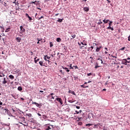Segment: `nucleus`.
<instances>
[{
	"label": "nucleus",
	"mask_w": 130,
	"mask_h": 130,
	"mask_svg": "<svg viewBox=\"0 0 130 130\" xmlns=\"http://www.w3.org/2000/svg\"><path fill=\"white\" fill-rule=\"evenodd\" d=\"M121 63L122 64H124V66H128V64H127V60L126 59H123Z\"/></svg>",
	"instance_id": "nucleus-1"
},
{
	"label": "nucleus",
	"mask_w": 130,
	"mask_h": 130,
	"mask_svg": "<svg viewBox=\"0 0 130 130\" xmlns=\"http://www.w3.org/2000/svg\"><path fill=\"white\" fill-rule=\"evenodd\" d=\"M56 100L57 101H58V102H59V103H60V104L61 105H62L63 102H62V100L61 99V98H57L56 99Z\"/></svg>",
	"instance_id": "nucleus-2"
},
{
	"label": "nucleus",
	"mask_w": 130,
	"mask_h": 130,
	"mask_svg": "<svg viewBox=\"0 0 130 130\" xmlns=\"http://www.w3.org/2000/svg\"><path fill=\"white\" fill-rule=\"evenodd\" d=\"M20 34H23V33H24V32H25V28H24V27H23V26H20Z\"/></svg>",
	"instance_id": "nucleus-3"
},
{
	"label": "nucleus",
	"mask_w": 130,
	"mask_h": 130,
	"mask_svg": "<svg viewBox=\"0 0 130 130\" xmlns=\"http://www.w3.org/2000/svg\"><path fill=\"white\" fill-rule=\"evenodd\" d=\"M32 104H35V105H36V107H39V108H40V107H41V105H40V104H38V103H36V102H33L32 101Z\"/></svg>",
	"instance_id": "nucleus-4"
},
{
	"label": "nucleus",
	"mask_w": 130,
	"mask_h": 130,
	"mask_svg": "<svg viewBox=\"0 0 130 130\" xmlns=\"http://www.w3.org/2000/svg\"><path fill=\"white\" fill-rule=\"evenodd\" d=\"M101 48H102V46H100L99 47H97L96 49L95 50L96 52H99V51H100V49H101Z\"/></svg>",
	"instance_id": "nucleus-5"
},
{
	"label": "nucleus",
	"mask_w": 130,
	"mask_h": 130,
	"mask_svg": "<svg viewBox=\"0 0 130 130\" xmlns=\"http://www.w3.org/2000/svg\"><path fill=\"white\" fill-rule=\"evenodd\" d=\"M39 64L41 67H45V64H44V61H40L39 62Z\"/></svg>",
	"instance_id": "nucleus-6"
},
{
	"label": "nucleus",
	"mask_w": 130,
	"mask_h": 130,
	"mask_svg": "<svg viewBox=\"0 0 130 130\" xmlns=\"http://www.w3.org/2000/svg\"><path fill=\"white\" fill-rule=\"evenodd\" d=\"M25 17L28 18L29 21H32V18L29 16V14L25 13Z\"/></svg>",
	"instance_id": "nucleus-7"
},
{
	"label": "nucleus",
	"mask_w": 130,
	"mask_h": 130,
	"mask_svg": "<svg viewBox=\"0 0 130 130\" xmlns=\"http://www.w3.org/2000/svg\"><path fill=\"white\" fill-rule=\"evenodd\" d=\"M7 83H8V81H7V78H4V80L3 81V84H4V85L7 84Z\"/></svg>",
	"instance_id": "nucleus-8"
},
{
	"label": "nucleus",
	"mask_w": 130,
	"mask_h": 130,
	"mask_svg": "<svg viewBox=\"0 0 130 130\" xmlns=\"http://www.w3.org/2000/svg\"><path fill=\"white\" fill-rule=\"evenodd\" d=\"M103 22L104 23V24H107V23H108V22H110L109 19H104L103 20Z\"/></svg>",
	"instance_id": "nucleus-9"
},
{
	"label": "nucleus",
	"mask_w": 130,
	"mask_h": 130,
	"mask_svg": "<svg viewBox=\"0 0 130 130\" xmlns=\"http://www.w3.org/2000/svg\"><path fill=\"white\" fill-rule=\"evenodd\" d=\"M17 42H21V39L20 37H17L16 38Z\"/></svg>",
	"instance_id": "nucleus-10"
},
{
	"label": "nucleus",
	"mask_w": 130,
	"mask_h": 130,
	"mask_svg": "<svg viewBox=\"0 0 130 130\" xmlns=\"http://www.w3.org/2000/svg\"><path fill=\"white\" fill-rule=\"evenodd\" d=\"M99 63L96 62L95 69H98V68H101V66H99Z\"/></svg>",
	"instance_id": "nucleus-11"
},
{
	"label": "nucleus",
	"mask_w": 130,
	"mask_h": 130,
	"mask_svg": "<svg viewBox=\"0 0 130 130\" xmlns=\"http://www.w3.org/2000/svg\"><path fill=\"white\" fill-rule=\"evenodd\" d=\"M84 11H85V12H89V8L88 7H84L83 8Z\"/></svg>",
	"instance_id": "nucleus-12"
},
{
	"label": "nucleus",
	"mask_w": 130,
	"mask_h": 130,
	"mask_svg": "<svg viewBox=\"0 0 130 130\" xmlns=\"http://www.w3.org/2000/svg\"><path fill=\"white\" fill-rule=\"evenodd\" d=\"M36 58H37V57H36L35 58V63H37V62L39 61V60H40V58H38L37 59H36Z\"/></svg>",
	"instance_id": "nucleus-13"
},
{
	"label": "nucleus",
	"mask_w": 130,
	"mask_h": 130,
	"mask_svg": "<svg viewBox=\"0 0 130 130\" xmlns=\"http://www.w3.org/2000/svg\"><path fill=\"white\" fill-rule=\"evenodd\" d=\"M17 2V0H15L14 2H12V3L13 4H15V6L17 5V6H19V3H18V2Z\"/></svg>",
	"instance_id": "nucleus-14"
},
{
	"label": "nucleus",
	"mask_w": 130,
	"mask_h": 130,
	"mask_svg": "<svg viewBox=\"0 0 130 130\" xmlns=\"http://www.w3.org/2000/svg\"><path fill=\"white\" fill-rule=\"evenodd\" d=\"M9 77L10 78V79H11V80H14V79H15V77L12 75H9Z\"/></svg>",
	"instance_id": "nucleus-15"
},
{
	"label": "nucleus",
	"mask_w": 130,
	"mask_h": 130,
	"mask_svg": "<svg viewBox=\"0 0 130 130\" xmlns=\"http://www.w3.org/2000/svg\"><path fill=\"white\" fill-rule=\"evenodd\" d=\"M69 93H71V94H73V95H75L76 96V93L74 91H71V90H69Z\"/></svg>",
	"instance_id": "nucleus-16"
},
{
	"label": "nucleus",
	"mask_w": 130,
	"mask_h": 130,
	"mask_svg": "<svg viewBox=\"0 0 130 130\" xmlns=\"http://www.w3.org/2000/svg\"><path fill=\"white\" fill-rule=\"evenodd\" d=\"M107 29H109V30H111L112 31H113V30H114L113 27H112L111 26L108 27Z\"/></svg>",
	"instance_id": "nucleus-17"
},
{
	"label": "nucleus",
	"mask_w": 130,
	"mask_h": 130,
	"mask_svg": "<svg viewBox=\"0 0 130 130\" xmlns=\"http://www.w3.org/2000/svg\"><path fill=\"white\" fill-rule=\"evenodd\" d=\"M33 4H34V5H37V1L30 2V5H33Z\"/></svg>",
	"instance_id": "nucleus-18"
},
{
	"label": "nucleus",
	"mask_w": 130,
	"mask_h": 130,
	"mask_svg": "<svg viewBox=\"0 0 130 130\" xmlns=\"http://www.w3.org/2000/svg\"><path fill=\"white\" fill-rule=\"evenodd\" d=\"M97 60L101 61V63H103V61L102 60V59L100 58H98Z\"/></svg>",
	"instance_id": "nucleus-19"
},
{
	"label": "nucleus",
	"mask_w": 130,
	"mask_h": 130,
	"mask_svg": "<svg viewBox=\"0 0 130 130\" xmlns=\"http://www.w3.org/2000/svg\"><path fill=\"white\" fill-rule=\"evenodd\" d=\"M49 129H51V128L50 127V126H47L45 128V130H49Z\"/></svg>",
	"instance_id": "nucleus-20"
},
{
	"label": "nucleus",
	"mask_w": 130,
	"mask_h": 130,
	"mask_svg": "<svg viewBox=\"0 0 130 130\" xmlns=\"http://www.w3.org/2000/svg\"><path fill=\"white\" fill-rule=\"evenodd\" d=\"M56 41L57 42H60V41H61V39H60V38H58L56 39Z\"/></svg>",
	"instance_id": "nucleus-21"
},
{
	"label": "nucleus",
	"mask_w": 130,
	"mask_h": 130,
	"mask_svg": "<svg viewBox=\"0 0 130 130\" xmlns=\"http://www.w3.org/2000/svg\"><path fill=\"white\" fill-rule=\"evenodd\" d=\"M70 70H74V66L73 67V64H70Z\"/></svg>",
	"instance_id": "nucleus-22"
},
{
	"label": "nucleus",
	"mask_w": 130,
	"mask_h": 130,
	"mask_svg": "<svg viewBox=\"0 0 130 130\" xmlns=\"http://www.w3.org/2000/svg\"><path fill=\"white\" fill-rule=\"evenodd\" d=\"M18 91H22V90H23V88H22V87L19 86L18 87Z\"/></svg>",
	"instance_id": "nucleus-23"
},
{
	"label": "nucleus",
	"mask_w": 130,
	"mask_h": 130,
	"mask_svg": "<svg viewBox=\"0 0 130 130\" xmlns=\"http://www.w3.org/2000/svg\"><path fill=\"white\" fill-rule=\"evenodd\" d=\"M81 88H88V86H85V84L81 85Z\"/></svg>",
	"instance_id": "nucleus-24"
},
{
	"label": "nucleus",
	"mask_w": 130,
	"mask_h": 130,
	"mask_svg": "<svg viewBox=\"0 0 130 130\" xmlns=\"http://www.w3.org/2000/svg\"><path fill=\"white\" fill-rule=\"evenodd\" d=\"M10 30H11V28L9 27L5 30V32H9Z\"/></svg>",
	"instance_id": "nucleus-25"
},
{
	"label": "nucleus",
	"mask_w": 130,
	"mask_h": 130,
	"mask_svg": "<svg viewBox=\"0 0 130 130\" xmlns=\"http://www.w3.org/2000/svg\"><path fill=\"white\" fill-rule=\"evenodd\" d=\"M71 37H72V38H71V39H74V38H76V35H71Z\"/></svg>",
	"instance_id": "nucleus-26"
},
{
	"label": "nucleus",
	"mask_w": 130,
	"mask_h": 130,
	"mask_svg": "<svg viewBox=\"0 0 130 130\" xmlns=\"http://www.w3.org/2000/svg\"><path fill=\"white\" fill-rule=\"evenodd\" d=\"M57 22H59L60 23L62 22V19L60 18H58V20H57Z\"/></svg>",
	"instance_id": "nucleus-27"
},
{
	"label": "nucleus",
	"mask_w": 130,
	"mask_h": 130,
	"mask_svg": "<svg viewBox=\"0 0 130 130\" xmlns=\"http://www.w3.org/2000/svg\"><path fill=\"white\" fill-rule=\"evenodd\" d=\"M4 110L5 111L6 113H9V111L8 109H5Z\"/></svg>",
	"instance_id": "nucleus-28"
},
{
	"label": "nucleus",
	"mask_w": 130,
	"mask_h": 130,
	"mask_svg": "<svg viewBox=\"0 0 130 130\" xmlns=\"http://www.w3.org/2000/svg\"><path fill=\"white\" fill-rule=\"evenodd\" d=\"M43 118H44V119H46L47 118V116L45 115H43Z\"/></svg>",
	"instance_id": "nucleus-29"
},
{
	"label": "nucleus",
	"mask_w": 130,
	"mask_h": 130,
	"mask_svg": "<svg viewBox=\"0 0 130 130\" xmlns=\"http://www.w3.org/2000/svg\"><path fill=\"white\" fill-rule=\"evenodd\" d=\"M91 125H93V124L88 123L86 124V126H91Z\"/></svg>",
	"instance_id": "nucleus-30"
},
{
	"label": "nucleus",
	"mask_w": 130,
	"mask_h": 130,
	"mask_svg": "<svg viewBox=\"0 0 130 130\" xmlns=\"http://www.w3.org/2000/svg\"><path fill=\"white\" fill-rule=\"evenodd\" d=\"M73 68H74V70H77V69H78V66H74Z\"/></svg>",
	"instance_id": "nucleus-31"
},
{
	"label": "nucleus",
	"mask_w": 130,
	"mask_h": 130,
	"mask_svg": "<svg viewBox=\"0 0 130 130\" xmlns=\"http://www.w3.org/2000/svg\"><path fill=\"white\" fill-rule=\"evenodd\" d=\"M110 22L109 23V26H111V25H112V23L113 22L112 21H109Z\"/></svg>",
	"instance_id": "nucleus-32"
},
{
	"label": "nucleus",
	"mask_w": 130,
	"mask_h": 130,
	"mask_svg": "<svg viewBox=\"0 0 130 130\" xmlns=\"http://www.w3.org/2000/svg\"><path fill=\"white\" fill-rule=\"evenodd\" d=\"M52 46H53V44L51 42H50V47H52Z\"/></svg>",
	"instance_id": "nucleus-33"
},
{
	"label": "nucleus",
	"mask_w": 130,
	"mask_h": 130,
	"mask_svg": "<svg viewBox=\"0 0 130 130\" xmlns=\"http://www.w3.org/2000/svg\"><path fill=\"white\" fill-rule=\"evenodd\" d=\"M63 69L66 70V71H67L68 72H70V70H69L68 68H63Z\"/></svg>",
	"instance_id": "nucleus-34"
},
{
	"label": "nucleus",
	"mask_w": 130,
	"mask_h": 130,
	"mask_svg": "<svg viewBox=\"0 0 130 130\" xmlns=\"http://www.w3.org/2000/svg\"><path fill=\"white\" fill-rule=\"evenodd\" d=\"M26 116H28V117H31V116H32V114H26Z\"/></svg>",
	"instance_id": "nucleus-35"
},
{
	"label": "nucleus",
	"mask_w": 130,
	"mask_h": 130,
	"mask_svg": "<svg viewBox=\"0 0 130 130\" xmlns=\"http://www.w3.org/2000/svg\"><path fill=\"white\" fill-rule=\"evenodd\" d=\"M81 44H82V45H87V43L85 42H81Z\"/></svg>",
	"instance_id": "nucleus-36"
},
{
	"label": "nucleus",
	"mask_w": 130,
	"mask_h": 130,
	"mask_svg": "<svg viewBox=\"0 0 130 130\" xmlns=\"http://www.w3.org/2000/svg\"><path fill=\"white\" fill-rule=\"evenodd\" d=\"M46 56H47V55H45L44 56V59L45 60H48L47 59H46L47 58V57Z\"/></svg>",
	"instance_id": "nucleus-37"
},
{
	"label": "nucleus",
	"mask_w": 130,
	"mask_h": 130,
	"mask_svg": "<svg viewBox=\"0 0 130 130\" xmlns=\"http://www.w3.org/2000/svg\"><path fill=\"white\" fill-rule=\"evenodd\" d=\"M92 75H93V74L92 73H90L87 74L88 76H92Z\"/></svg>",
	"instance_id": "nucleus-38"
},
{
	"label": "nucleus",
	"mask_w": 130,
	"mask_h": 130,
	"mask_svg": "<svg viewBox=\"0 0 130 130\" xmlns=\"http://www.w3.org/2000/svg\"><path fill=\"white\" fill-rule=\"evenodd\" d=\"M103 22H102V21H100L98 23V25H101V24H103Z\"/></svg>",
	"instance_id": "nucleus-39"
},
{
	"label": "nucleus",
	"mask_w": 130,
	"mask_h": 130,
	"mask_svg": "<svg viewBox=\"0 0 130 130\" xmlns=\"http://www.w3.org/2000/svg\"><path fill=\"white\" fill-rule=\"evenodd\" d=\"M37 40H38V41H42V38H41V39L38 38Z\"/></svg>",
	"instance_id": "nucleus-40"
},
{
	"label": "nucleus",
	"mask_w": 130,
	"mask_h": 130,
	"mask_svg": "<svg viewBox=\"0 0 130 130\" xmlns=\"http://www.w3.org/2000/svg\"><path fill=\"white\" fill-rule=\"evenodd\" d=\"M125 49V47H123V48H121L120 50H124Z\"/></svg>",
	"instance_id": "nucleus-41"
},
{
	"label": "nucleus",
	"mask_w": 130,
	"mask_h": 130,
	"mask_svg": "<svg viewBox=\"0 0 130 130\" xmlns=\"http://www.w3.org/2000/svg\"><path fill=\"white\" fill-rule=\"evenodd\" d=\"M90 48L91 49V50H92V49H94V47H93V46H91L90 47H89L88 49H90Z\"/></svg>",
	"instance_id": "nucleus-42"
},
{
	"label": "nucleus",
	"mask_w": 130,
	"mask_h": 130,
	"mask_svg": "<svg viewBox=\"0 0 130 130\" xmlns=\"http://www.w3.org/2000/svg\"><path fill=\"white\" fill-rule=\"evenodd\" d=\"M4 6H5V7H8V5H7V3H6V2H4Z\"/></svg>",
	"instance_id": "nucleus-43"
},
{
	"label": "nucleus",
	"mask_w": 130,
	"mask_h": 130,
	"mask_svg": "<svg viewBox=\"0 0 130 130\" xmlns=\"http://www.w3.org/2000/svg\"><path fill=\"white\" fill-rule=\"evenodd\" d=\"M93 46H97L98 45V44H96V43H93Z\"/></svg>",
	"instance_id": "nucleus-44"
},
{
	"label": "nucleus",
	"mask_w": 130,
	"mask_h": 130,
	"mask_svg": "<svg viewBox=\"0 0 130 130\" xmlns=\"http://www.w3.org/2000/svg\"><path fill=\"white\" fill-rule=\"evenodd\" d=\"M30 55H33V52H32V51H30Z\"/></svg>",
	"instance_id": "nucleus-45"
},
{
	"label": "nucleus",
	"mask_w": 130,
	"mask_h": 130,
	"mask_svg": "<svg viewBox=\"0 0 130 130\" xmlns=\"http://www.w3.org/2000/svg\"><path fill=\"white\" fill-rule=\"evenodd\" d=\"M46 57L47 59H50V57L47 56Z\"/></svg>",
	"instance_id": "nucleus-46"
},
{
	"label": "nucleus",
	"mask_w": 130,
	"mask_h": 130,
	"mask_svg": "<svg viewBox=\"0 0 130 130\" xmlns=\"http://www.w3.org/2000/svg\"><path fill=\"white\" fill-rule=\"evenodd\" d=\"M107 1L108 3L109 4H110V3H111V1H109V0H107Z\"/></svg>",
	"instance_id": "nucleus-47"
},
{
	"label": "nucleus",
	"mask_w": 130,
	"mask_h": 130,
	"mask_svg": "<svg viewBox=\"0 0 130 130\" xmlns=\"http://www.w3.org/2000/svg\"><path fill=\"white\" fill-rule=\"evenodd\" d=\"M20 99H21V100H22V101H24V100H25V99H24V98H21Z\"/></svg>",
	"instance_id": "nucleus-48"
},
{
	"label": "nucleus",
	"mask_w": 130,
	"mask_h": 130,
	"mask_svg": "<svg viewBox=\"0 0 130 130\" xmlns=\"http://www.w3.org/2000/svg\"><path fill=\"white\" fill-rule=\"evenodd\" d=\"M75 112H76V114H79V111H75Z\"/></svg>",
	"instance_id": "nucleus-49"
},
{
	"label": "nucleus",
	"mask_w": 130,
	"mask_h": 130,
	"mask_svg": "<svg viewBox=\"0 0 130 130\" xmlns=\"http://www.w3.org/2000/svg\"><path fill=\"white\" fill-rule=\"evenodd\" d=\"M38 115L39 116H41V114L39 113H38Z\"/></svg>",
	"instance_id": "nucleus-50"
},
{
	"label": "nucleus",
	"mask_w": 130,
	"mask_h": 130,
	"mask_svg": "<svg viewBox=\"0 0 130 130\" xmlns=\"http://www.w3.org/2000/svg\"><path fill=\"white\" fill-rule=\"evenodd\" d=\"M53 95H54V93H51L50 95H49V96H52Z\"/></svg>",
	"instance_id": "nucleus-51"
},
{
	"label": "nucleus",
	"mask_w": 130,
	"mask_h": 130,
	"mask_svg": "<svg viewBox=\"0 0 130 130\" xmlns=\"http://www.w3.org/2000/svg\"><path fill=\"white\" fill-rule=\"evenodd\" d=\"M0 28L1 29H3L4 28V26H3V25L2 26L0 25Z\"/></svg>",
	"instance_id": "nucleus-52"
},
{
	"label": "nucleus",
	"mask_w": 130,
	"mask_h": 130,
	"mask_svg": "<svg viewBox=\"0 0 130 130\" xmlns=\"http://www.w3.org/2000/svg\"><path fill=\"white\" fill-rule=\"evenodd\" d=\"M76 108L77 109H80V106H76Z\"/></svg>",
	"instance_id": "nucleus-53"
},
{
	"label": "nucleus",
	"mask_w": 130,
	"mask_h": 130,
	"mask_svg": "<svg viewBox=\"0 0 130 130\" xmlns=\"http://www.w3.org/2000/svg\"><path fill=\"white\" fill-rule=\"evenodd\" d=\"M43 18H44V17L41 16V17L39 19V20H40V19H42Z\"/></svg>",
	"instance_id": "nucleus-54"
},
{
	"label": "nucleus",
	"mask_w": 130,
	"mask_h": 130,
	"mask_svg": "<svg viewBox=\"0 0 130 130\" xmlns=\"http://www.w3.org/2000/svg\"><path fill=\"white\" fill-rule=\"evenodd\" d=\"M128 41H130V35H129V36L128 37Z\"/></svg>",
	"instance_id": "nucleus-55"
},
{
	"label": "nucleus",
	"mask_w": 130,
	"mask_h": 130,
	"mask_svg": "<svg viewBox=\"0 0 130 130\" xmlns=\"http://www.w3.org/2000/svg\"><path fill=\"white\" fill-rule=\"evenodd\" d=\"M108 81H107L106 82V83H105V86H106V85H108Z\"/></svg>",
	"instance_id": "nucleus-56"
},
{
	"label": "nucleus",
	"mask_w": 130,
	"mask_h": 130,
	"mask_svg": "<svg viewBox=\"0 0 130 130\" xmlns=\"http://www.w3.org/2000/svg\"><path fill=\"white\" fill-rule=\"evenodd\" d=\"M58 15H59V14L57 13V14H56L55 15V16H58Z\"/></svg>",
	"instance_id": "nucleus-57"
},
{
	"label": "nucleus",
	"mask_w": 130,
	"mask_h": 130,
	"mask_svg": "<svg viewBox=\"0 0 130 130\" xmlns=\"http://www.w3.org/2000/svg\"><path fill=\"white\" fill-rule=\"evenodd\" d=\"M2 30H3V32H4V31H5V28L3 27V28H2Z\"/></svg>",
	"instance_id": "nucleus-58"
},
{
	"label": "nucleus",
	"mask_w": 130,
	"mask_h": 130,
	"mask_svg": "<svg viewBox=\"0 0 130 130\" xmlns=\"http://www.w3.org/2000/svg\"><path fill=\"white\" fill-rule=\"evenodd\" d=\"M69 102H70V103H73V102H73V101H69Z\"/></svg>",
	"instance_id": "nucleus-59"
},
{
	"label": "nucleus",
	"mask_w": 130,
	"mask_h": 130,
	"mask_svg": "<svg viewBox=\"0 0 130 130\" xmlns=\"http://www.w3.org/2000/svg\"><path fill=\"white\" fill-rule=\"evenodd\" d=\"M103 91H106V89L104 88V89H103Z\"/></svg>",
	"instance_id": "nucleus-60"
},
{
	"label": "nucleus",
	"mask_w": 130,
	"mask_h": 130,
	"mask_svg": "<svg viewBox=\"0 0 130 130\" xmlns=\"http://www.w3.org/2000/svg\"><path fill=\"white\" fill-rule=\"evenodd\" d=\"M127 60H129L130 59V58L129 57H128V58H127Z\"/></svg>",
	"instance_id": "nucleus-61"
},
{
	"label": "nucleus",
	"mask_w": 130,
	"mask_h": 130,
	"mask_svg": "<svg viewBox=\"0 0 130 130\" xmlns=\"http://www.w3.org/2000/svg\"><path fill=\"white\" fill-rule=\"evenodd\" d=\"M81 112H82V110H80L79 111V113H81Z\"/></svg>",
	"instance_id": "nucleus-62"
},
{
	"label": "nucleus",
	"mask_w": 130,
	"mask_h": 130,
	"mask_svg": "<svg viewBox=\"0 0 130 130\" xmlns=\"http://www.w3.org/2000/svg\"><path fill=\"white\" fill-rule=\"evenodd\" d=\"M51 97H52V99H54V96H52Z\"/></svg>",
	"instance_id": "nucleus-63"
},
{
	"label": "nucleus",
	"mask_w": 130,
	"mask_h": 130,
	"mask_svg": "<svg viewBox=\"0 0 130 130\" xmlns=\"http://www.w3.org/2000/svg\"><path fill=\"white\" fill-rule=\"evenodd\" d=\"M91 81H88L87 83H91Z\"/></svg>",
	"instance_id": "nucleus-64"
}]
</instances>
